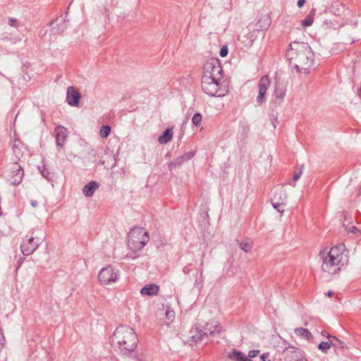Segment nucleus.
I'll return each instance as SVG.
<instances>
[{"mask_svg": "<svg viewBox=\"0 0 361 361\" xmlns=\"http://www.w3.org/2000/svg\"><path fill=\"white\" fill-rule=\"evenodd\" d=\"M286 56L298 73H307L314 63V54L307 43L292 42Z\"/></svg>", "mask_w": 361, "mask_h": 361, "instance_id": "f257e3e1", "label": "nucleus"}, {"mask_svg": "<svg viewBox=\"0 0 361 361\" xmlns=\"http://www.w3.org/2000/svg\"><path fill=\"white\" fill-rule=\"evenodd\" d=\"M137 343L136 333L128 326L117 327L111 336V345L124 356H128L133 353Z\"/></svg>", "mask_w": 361, "mask_h": 361, "instance_id": "f03ea898", "label": "nucleus"}, {"mask_svg": "<svg viewBox=\"0 0 361 361\" xmlns=\"http://www.w3.org/2000/svg\"><path fill=\"white\" fill-rule=\"evenodd\" d=\"M344 250V244H338L330 249L325 247L321 250L319 255L323 261L322 270L330 274H335L338 272L341 266L343 265Z\"/></svg>", "mask_w": 361, "mask_h": 361, "instance_id": "7ed1b4c3", "label": "nucleus"}, {"mask_svg": "<svg viewBox=\"0 0 361 361\" xmlns=\"http://www.w3.org/2000/svg\"><path fill=\"white\" fill-rule=\"evenodd\" d=\"M201 85L202 91L210 97H222L228 93L226 86L223 85L220 78L202 75Z\"/></svg>", "mask_w": 361, "mask_h": 361, "instance_id": "20e7f679", "label": "nucleus"}, {"mask_svg": "<svg viewBox=\"0 0 361 361\" xmlns=\"http://www.w3.org/2000/svg\"><path fill=\"white\" fill-rule=\"evenodd\" d=\"M149 240L148 231L142 227H134L128 235V246L133 252L142 250Z\"/></svg>", "mask_w": 361, "mask_h": 361, "instance_id": "39448f33", "label": "nucleus"}, {"mask_svg": "<svg viewBox=\"0 0 361 361\" xmlns=\"http://www.w3.org/2000/svg\"><path fill=\"white\" fill-rule=\"evenodd\" d=\"M223 68L217 58H212L204 65L203 75L212 76L214 78H222Z\"/></svg>", "mask_w": 361, "mask_h": 361, "instance_id": "423d86ee", "label": "nucleus"}, {"mask_svg": "<svg viewBox=\"0 0 361 361\" xmlns=\"http://www.w3.org/2000/svg\"><path fill=\"white\" fill-rule=\"evenodd\" d=\"M197 334L191 336L193 341L197 342L203 338L204 336H214L216 334H220L223 329L219 324L213 325L207 323L202 329H200L196 324L195 325Z\"/></svg>", "mask_w": 361, "mask_h": 361, "instance_id": "0eeeda50", "label": "nucleus"}, {"mask_svg": "<svg viewBox=\"0 0 361 361\" xmlns=\"http://www.w3.org/2000/svg\"><path fill=\"white\" fill-rule=\"evenodd\" d=\"M98 279L102 285L116 282L118 279V271L111 266L104 267L99 271Z\"/></svg>", "mask_w": 361, "mask_h": 361, "instance_id": "6e6552de", "label": "nucleus"}, {"mask_svg": "<svg viewBox=\"0 0 361 361\" xmlns=\"http://www.w3.org/2000/svg\"><path fill=\"white\" fill-rule=\"evenodd\" d=\"M19 158L16 156L13 159V164L10 166L9 171L11 178L9 180L12 185H18L23 180L24 176V170L23 166L18 164Z\"/></svg>", "mask_w": 361, "mask_h": 361, "instance_id": "1a4fd4ad", "label": "nucleus"}, {"mask_svg": "<svg viewBox=\"0 0 361 361\" xmlns=\"http://www.w3.org/2000/svg\"><path fill=\"white\" fill-rule=\"evenodd\" d=\"M40 243L39 240H35L33 237L23 239L20 244V250L22 254L23 255H31L39 247Z\"/></svg>", "mask_w": 361, "mask_h": 361, "instance_id": "9d476101", "label": "nucleus"}, {"mask_svg": "<svg viewBox=\"0 0 361 361\" xmlns=\"http://www.w3.org/2000/svg\"><path fill=\"white\" fill-rule=\"evenodd\" d=\"M54 133L56 143L59 151L60 148H62L66 145L68 131L66 127L59 125L55 128Z\"/></svg>", "mask_w": 361, "mask_h": 361, "instance_id": "9b49d317", "label": "nucleus"}, {"mask_svg": "<svg viewBox=\"0 0 361 361\" xmlns=\"http://www.w3.org/2000/svg\"><path fill=\"white\" fill-rule=\"evenodd\" d=\"M270 83L271 82L268 75H264L260 78L258 83L259 93L257 97V102L258 103H263L265 102L264 96Z\"/></svg>", "mask_w": 361, "mask_h": 361, "instance_id": "f8f14e48", "label": "nucleus"}, {"mask_svg": "<svg viewBox=\"0 0 361 361\" xmlns=\"http://www.w3.org/2000/svg\"><path fill=\"white\" fill-rule=\"evenodd\" d=\"M81 94L74 87L70 86L68 87L66 102L70 106H78Z\"/></svg>", "mask_w": 361, "mask_h": 361, "instance_id": "ddd939ff", "label": "nucleus"}, {"mask_svg": "<svg viewBox=\"0 0 361 361\" xmlns=\"http://www.w3.org/2000/svg\"><path fill=\"white\" fill-rule=\"evenodd\" d=\"M68 21L64 18L60 16L57 18L54 21L50 23L52 32L54 34H60L63 32L68 27Z\"/></svg>", "mask_w": 361, "mask_h": 361, "instance_id": "4468645a", "label": "nucleus"}, {"mask_svg": "<svg viewBox=\"0 0 361 361\" xmlns=\"http://www.w3.org/2000/svg\"><path fill=\"white\" fill-rule=\"evenodd\" d=\"M286 94V85L280 82H276L275 84V88L274 94L276 97V101L279 103H281L284 99Z\"/></svg>", "mask_w": 361, "mask_h": 361, "instance_id": "2eb2a0df", "label": "nucleus"}, {"mask_svg": "<svg viewBox=\"0 0 361 361\" xmlns=\"http://www.w3.org/2000/svg\"><path fill=\"white\" fill-rule=\"evenodd\" d=\"M99 185L97 181L92 180L83 186L82 189V194L87 197H90L93 196L96 190L99 188Z\"/></svg>", "mask_w": 361, "mask_h": 361, "instance_id": "dca6fc26", "label": "nucleus"}, {"mask_svg": "<svg viewBox=\"0 0 361 361\" xmlns=\"http://www.w3.org/2000/svg\"><path fill=\"white\" fill-rule=\"evenodd\" d=\"M228 357L235 361H252L243 352L236 349H233V350L228 354Z\"/></svg>", "mask_w": 361, "mask_h": 361, "instance_id": "f3484780", "label": "nucleus"}, {"mask_svg": "<svg viewBox=\"0 0 361 361\" xmlns=\"http://www.w3.org/2000/svg\"><path fill=\"white\" fill-rule=\"evenodd\" d=\"M159 289L156 284H148L141 288L140 293L143 295H153L158 293Z\"/></svg>", "mask_w": 361, "mask_h": 361, "instance_id": "a211bd4d", "label": "nucleus"}, {"mask_svg": "<svg viewBox=\"0 0 361 361\" xmlns=\"http://www.w3.org/2000/svg\"><path fill=\"white\" fill-rule=\"evenodd\" d=\"M173 135V128H168L159 137L158 140L160 144H166L172 140Z\"/></svg>", "mask_w": 361, "mask_h": 361, "instance_id": "6ab92c4d", "label": "nucleus"}, {"mask_svg": "<svg viewBox=\"0 0 361 361\" xmlns=\"http://www.w3.org/2000/svg\"><path fill=\"white\" fill-rule=\"evenodd\" d=\"M295 334L298 336L305 338L308 341H310L313 339L312 333L307 329L302 327L296 328L295 329Z\"/></svg>", "mask_w": 361, "mask_h": 361, "instance_id": "aec40b11", "label": "nucleus"}, {"mask_svg": "<svg viewBox=\"0 0 361 361\" xmlns=\"http://www.w3.org/2000/svg\"><path fill=\"white\" fill-rule=\"evenodd\" d=\"M271 199L286 203L287 195L281 188H279L274 190L273 192V197Z\"/></svg>", "mask_w": 361, "mask_h": 361, "instance_id": "412c9836", "label": "nucleus"}, {"mask_svg": "<svg viewBox=\"0 0 361 361\" xmlns=\"http://www.w3.org/2000/svg\"><path fill=\"white\" fill-rule=\"evenodd\" d=\"M37 169L42 176L47 181L51 182L53 180V178L51 176V172L45 165L38 166Z\"/></svg>", "mask_w": 361, "mask_h": 361, "instance_id": "4be33fe9", "label": "nucleus"}, {"mask_svg": "<svg viewBox=\"0 0 361 361\" xmlns=\"http://www.w3.org/2000/svg\"><path fill=\"white\" fill-rule=\"evenodd\" d=\"M331 345H336V343H333L332 341H322L317 345V348L323 353H327L328 350L331 348Z\"/></svg>", "mask_w": 361, "mask_h": 361, "instance_id": "5701e85b", "label": "nucleus"}, {"mask_svg": "<svg viewBox=\"0 0 361 361\" xmlns=\"http://www.w3.org/2000/svg\"><path fill=\"white\" fill-rule=\"evenodd\" d=\"M186 161L185 157L183 155L179 156L176 159L170 162L168 165V168L170 171L173 170V169L176 168V166H178L181 165L183 163Z\"/></svg>", "mask_w": 361, "mask_h": 361, "instance_id": "b1692460", "label": "nucleus"}, {"mask_svg": "<svg viewBox=\"0 0 361 361\" xmlns=\"http://www.w3.org/2000/svg\"><path fill=\"white\" fill-rule=\"evenodd\" d=\"M314 21V15L312 14V11H311L304 20L301 21V25L304 27H309L312 25Z\"/></svg>", "mask_w": 361, "mask_h": 361, "instance_id": "393cba45", "label": "nucleus"}, {"mask_svg": "<svg viewBox=\"0 0 361 361\" xmlns=\"http://www.w3.org/2000/svg\"><path fill=\"white\" fill-rule=\"evenodd\" d=\"M239 247L245 252H248L252 247V243L249 240L242 241L239 243Z\"/></svg>", "mask_w": 361, "mask_h": 361, "instance_id": "a878e982", "label": "nucleus"}, {"mask_svg": "<svg viewBox=\"0 0 361 361\" xmlns=\"http://www.w3.org/2000/svg\"><path fill=\"white\" fill-rule=\"evenodd\" d=\"M111 127L108 125L103 126L100 130V135L103 138L107 137L111 133Z\"/></svg>", "mask_w": 361, "mask_h": 361, "instance_id": "bb28decb", "label": "nucleus"}, {"mask_svg": "<svg viewBox=\"0 0 361 361\" xmlns=\"http://www.w3.org/2000/svg\"><path fill=\"white\" fill-rule=\"evenodd\" d=\"M202 121V115L200 113H195L192 118V123L195 126H199Z\"/></svg>", "mask_w": 361, "mask_h": 361, "instance_id": "cd10ccee", "label": "nucleus"}, {"mask_svg": "<svg viewBox=\"0 0 361 361\" xmlns=\"http://www.w3.org/2000/svg\"><path fill=\"white\" fill-rule=\"evenodd\" d=\"M285 203H283V202H279L271 199V204L273 207L275 208L279 212H283V209H281V207Z\"/></svg>", "mask_w": 361, "mask_h": 361, "instance_id": "c85d7f7f", "label": "nucleus"}, {"mask_svg": "<svg viewBox=\"0 0 361 361\" xmlns=\"http://www.w3.org/2000/svg\"><path fill=\"white\" fill-rule=\"evenodd\" d=\"M228 50L227 46H226V45L222 46L221 48L220 49L219 55L221 57H226L228 55Z\"/></svg>", "mask_w": 361, "mask_h": 361, "instance_id": "c756f323", "label": "nucleus"}, {"mask_svg": "<svg viewBox=\"0 0 361 361\" xmlns=\"http://www.w3.org/2000/svg\"><path fill=\"white\" fill-rule=\"evenodd\" d=\"M302 174V166H300L299 170L297 172H295V174L293 175V180L294 182L297 181L300 178Z\"/></svg>", "mask_w": 361, "mask_h": 361, "instance_id": "7c9ffc66", "label": "nucleus"}, {"mask_svg": "<svg viewBox=\"0 0 361 361\" xmlns=\"http://www.w3.org/2000/svg\"><path fill=\"white\" fill-rule=\"evenodd\" d=\"M332 338V341H334L335 342L334 343H336V345H334V347H341V348H343L344 346V343L342 342L341 340H339L338 338L335 337V336H333L331 337Z\"/></svg>", "mask_w": 361, "mask_h": 361, "instance_id": "2f4dec72", "label": "nucleus"}, {"mask_svg": "<svg viewBox=\"0 0 361 361\" xmlns=\"http://www.w3.org/2000/svg\"><path fill=\"white\" fill-rule=\"evenodd\" d=\"M195 154V152L194 151H190L188 152H186L183 154L185 159L186 161H188L191 159Z\"/></svg>", "mask_w": 361, "mask_h": 361, "instance_id": "473e14b6", "label": "nucleus"}, {"mask_svg": "<svg viewBox=\"0 0 361 361\" xmlns=\"http://www.w3.org/2000/svg\"><path fill=\"white\" fill-rule=\"evenodd\" d=\"M259 353V350H250L248 353V358H254L257 356V355Z\"/></svg>", "mask_w": 361, "mask_h": 361, "instance_id": "72a5a7b5", "label": "nucleus"}, {"mask_svg": "<svg viewBox=\"0 0 361 361\" xmlns=\"http://www.w3.org/2000/svg\"><path fill=\"white\" fill-rule=\"evenodd\" d=\"M345 229L348 231V232H350L352 233H355L358 231H360L355 226H349L348 227V226H345Z\"/></svg>", "mask_w": 361, "mask_h": 361, "instance_id": "f704fd0d", "label": "nucleus"}, {"mask_svg": "<svg viewBox=\"0 0 361 361\" xmlns=\"http://www.w3.org/2000/svg\"><path fill=\"white\" fill-rule=\"evenodd\" d=\"M165 314L168 319H172L174 317L175 313L173 310H167Z\"/></svg>", "mask_w": 361, "mask_h": 361, "instance_id": "c9c22d12", "label": "nucleus"}, {"mask_svg": "<svg viewBox=\"0 0 361 361\" xmlns=\"http://www.w3.org/2000/svg\"><path fill=\"white\" fill-rule=\"evenodd\" d=\"M5 341V338L2 332V330L0 329V345H4Z\"/></svg>", "mask_w": 361, "mask_h": 361, "instance_id": "e433bc0d", "label": "nucleus"}, {"mask_svg": "<svg viewBox=\"0 0 361 361\" xmlns=\"http://www.w3.org/2000/svg\"><path fill=\"white\" fill-rule=\"evenodd\" d=\"M305 4V0H298L297 5L299 8L302 7Z\"/></svg>", "mask_w": 361, "mask_h": 361, "instance_id": "4c0bfd02", "label": "nucleus"}, {"mask_svg": "<svg viewBox=\"0 0 361 361\" xmlns=\"http://www.w3.org/2000/svg\"><path fill=\"white\" fill-rule=\"evenodd\" d=\"M16 21H17V20H16V19L13 18H9V22H10V23H9V24H10L11 26H13V27L16 26Z\"/></svg>", "mask_w": 361, "mask_h": 361, "instance_id": "58836bf2", "label": "nucleus"}, {"mask_svg": "<svg viewBox=\"0 0 361 361\" xmlns=\"http://www.w3.org/2000/svg\"><path fill=\"white\" fill-rule=\"evenodd\" d=\"M37 200H31L30 202V204L32 207H36L37 206Z\"/></svg>", "mask_w": 361, "mask_h": 361, "instance_id": "ea45409f", "label": "nucleus"}, {"mask_svg": "<svg viewBox=\"0 0 361 361\" xmlns=\"http://www.w3.org/2000/svg\"><path fill=\"white\" fill-rule=\"evenodd\" d=\"M322 334L324 336H326L328 338H331L332 336L330 335L328 332H326L325 331H322Z\"/></svg>", "mask_w": 361, "mask_h": 361, "instance_id": "a19ab883", "label": "nucleus"}, {"mask_svg": "<svg viewBox=\"0 0 361 361\" xmlns=\"http://www.w3.org/2000/svg\"><path fill=\"white\" fill-rule=\"evenodd\" d=\"M24 258L21 257L18 260V267H17V269H18L20 265L22 264L23 263V261Z\"/></svg>", "mask_w": 361, "mask_h": 361, "instance_id": "79ce46f5", "label": "nucleus"}, {"mask_svg": "<svg viewBox=\"0 0 361 361\" xmlns=\"http://www.w3.org/2000/svg\"><path fill=\"white\" fill-rule=\"evenodd\" d=\"M183 271L184 272V274H187L190 271V269L188 267H185L183 269Z\"/></svg>", "mask_w": 361, "mask_h": 361, "instance_id": "37998d69", "label": "nucleus"}, {"mask_svg": "<svg viewBox=\"0 0 361 361\" xmlns=\"http://www.w3.org/2000/svg\"><path fill=\"white\" fill-rule=\"evenodd\" d=\"M267 355L264 353L260 356V361H266Z\"/></svg>", "mask_w": 361, "mask_h": 361, "instance_id": "c03bdc74", "label": "nucleus"}, {"mask_svg": "<svg viewBox=\"0 0 361 361\" xmlns=\"http://www.w3.org/2000/svg\"><path fill=\"white\" fill-rule=\"evenodd\" d=\"M333 294V292L331 290H329L327 293V295L331 296Z\"/></svg>", "mask_w": 361, "mask_h": 361, "instance_id": "a18cd8bd", "label": "nucleus"}, {"mask_svg": "<svg viewBox=\"0 0 361 361\" xmlns=\"http://www.w3.org/2000/svg\"><path fill=\"white\" fill-rule=\"evenodd\" d=\"M347 216H348V214L346 212L344 213V219L345 221L347 220Z\"/></svg>", "mask_w": 361, "mask_h": 361, "instance_id": "49530a36", "label": "nucleus"}, {"mask_svg": "<svg viewBox=\"0 0 361 361\" xmlns=\"http://www.w3.org/2000/svg\"><path fill=\"white\" fill-rule=\"evenodd\" d=\"M17 148L16 145H13V151H14V153H16V149Z\"/></svg>", "mask_w": 361, "mask_h": 361, "instance_id": "de8ad7c7", "label": "nucleus"}, {"mask_svg": "<svg viewBox=\"0 0 361 361\" xmlns=\"http://www.w3.org/2000/svg\"><path fill=\"white\" fill-rule=\"evenodd\" d=\"M248 130V128H244V131L246 133L247 131Z\"/></svg>", "mask_w": 361, "mask_h": 361, "instance_id": "09e8293b", "label": "nucleus"}, {"mask_svg": "<svg viewBox=\"0 0 361 361\" xmlns=\"http://www.w3.org/2000/svg\"><path fill=\"white\" fill-rule=\"evenodd\" d=\"M202 269H201V270H200V275H202Z\"/></svg>", "mask_w": 361, "mask_h": 361, "instance_id": "8fccbe9b", "label": "nucleus"}, {"mask_svg": "<svg viewBox=\"0 0 361 361\" xmlns=\"http://www.w3.org/2000/svg\"><path fill=\"white\" fill-rule=\"evenodd\" d=\"M203 265V262L202 261L201 264H200V267H202Z\"/></svg>", "mask_w": 361, "mask_h": 361, "instance_id": "3c124183", "label": "nucleus"}, {"mask_svg": "<svg viewBox=\"0 0 361 361\" xmlns=\"http://www.w3.org/2000/svg\"><path fill=\"white\" fill-rule=\"evenodd\" d=\"M3 346L0 345V350L2 349Z\"/></svg>", "mask_w": 361, "mask_h": 361, "instance_id": "603ef678", "label": "nucleus"}, {"mask_svg": "<svg viewBox=\"0 0 361 361\" xmlns=\"http://www.w3.org/2000/svg\"><path fill=\"white\" fill-rule=\"evenodd\" d=\"M301 361H308L307 359H305L304 360H301Z\"/></svg>", "mask_w": 361, "mask_h": 361, "instance_id": "864d4df0", "label": "nucleus"}, {"mask_svg": "<svg viewBox=\"0 0 361 361\" xmlns=\"http://www.w3.org/2000/svg\"><path fill=\"white\" fill-rule=\"evenodd\" d=\"M268 361H271L270 360H269Z\"/></svg>", "mask_w": 361, "mask_h": 361, "instance_id": "5fc2aeb1", "label": "nucleus"}]
</instances>
